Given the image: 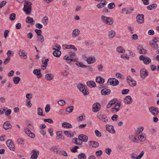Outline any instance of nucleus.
Returning a JSON list of instances; mask_svg holds the SVG:
<instances>
[{"instance_id": "obj_9", "label": "nucleus", "mask_w": 159, "mask_h": 159, "mask_svg": "<svg viewBox=\"0 0 159 159\" xmlns=\"http://www.w3.org/2000/svg\"><path fill=\"white\" fill-rule=\"evenodd\" d=\"M58 48H54L53 50H55V51L52 53L54 56L57 57H59L61 54V52L60 51V50L61 49V47L59 46V47L58 46Z\"/></svg>"}, {"instance_id": "obj_37", "label": "nucleus", "mask_w": 159, "mask_h": 159, "mask_svg": "<svg viewBox=\"0 0 159 159\" xmlns=\"http://www.w3.org/2000/svg\"><path fill=\"white\" fill-rule=\"evenodd\" d=\"M37 40L38 42H39L41 43H43L44 41V38L42 35L39 36H37Z\"/></svg>"}, {"instance_id": "obj_46", "label": "nucleus", "mask_w": 159, "mask_h": 159, "mask_svg": "<svg viewBox=\"0 0 159 159\" xmlns=\"http://www.w3.org/2000/svg\"><path fill=\"white\" fill-rule=\"evenodd\" d=\"M57 139H61L62 140L64 139V136H62L61 134L59 133V132H57Z\"/></svg>"}, {"instance_id": "obj_30", "label": "nucleus", "mask_w": 159, "mask_h": 159, "mask_svg": "<svg viewBox=\"0 0 159 159\" xmlns=\"http://www.w3.org/2000/svg\"><path fill=\"white\" fill-rule=\"evenodd\" d=\"M96 81L98 83L102 84L104 83L105 80L102 77L100 76H98L96 77Z\"/></svg>"}, {"instance_id": "obj_34", "label": "nucleus", "mask_w": 159, "mask_h": 159, "mask_svg": "<svg viewBox=\"0 0 159 159\" xmlns=\"http://www.w3.org/2000/svg\"><path fill=\"white\" fill-rule=\"evenodd\" d=\"M115 35L116 32L114 30H111L108 33V36L110 38H113Z\"/></svg>"}, {"instance_id": "obj_16", "label": "nucleus", "mask_w": 159, "mask_h": 159, "mask_svg": "<svg viewBox=\"0 0 159 159\" xmlns=\"http://www.w3.org/2000/svg\"><path fill=\"white\" fill-rule=\"evenodd\" d=\"M124 102L126 104L129 105L132 103L133 99L130 96H127L124 99Z\"/></svg>"}, {"instance_id": "obj_45", "label": "nucleus", "mask_w": 159, "mask_h": 159, "mask_svg": "<svg viewBox=\"0 0 159 159\" xmlns=\"http://www.w3.org/2000/svg\"><path fill=\"white\" fill-rule=\"evenodd\" d=\"M128 83L129 85L131 86H135L137 84L135 80H130V81H128Z\"/></svg>"}, {"instance_id": "obj_7", "label": "nucleus", "mask_w": 159, "mask_h": 159, "mask_svg": "<svg viewBox=\"0 0 159 159\" xmlns=\"http://www.w3.org/2000/svg\"><path fill=\"white\" fill-rule=\"evenodd\" d=\"M107 83L110 85L113 86L118 85L119 84V81L116 79L114 78H109L108 81Z\"/></svg>"}, {"instance_id": "obj_11", "label": "nucleus", "mask_w": 159, "mask_h": 159, "mask_svg": "<svg viewBox=\"0 0 159 159\" xmlns=\"http://www.w3.org/2000/svg\"><path fill=\"white\" fill-rule=\"evenodd\" d=\"M144 15L143 14H138L136 16V20L139 24H142L144 22Z\"/></svg>"}, {"instance_id": "obj_57", "label": "nucleus", "mask_w": 159, "mask_h": 159, "mask_svg": "<svg viewBox=\"0 0 159 159\" xmlns=\"http://www.w3.org/2000/svg\"><path fill=\"white\" fill-rule=\"evenodd\" d=\"M95 133L96 136L99 138L101 136V133L99 130L96 129L95 130Z\"/></svg>"}, {"instance_id": "obj_38", "label": "nucleus", "mask_w": 159, "mask_h": 159, "mask_svg": "<svg viewBox=\"0 0 159 159\" xmlns=\"http://www.w3.org/2000/svg\"><path fill=\"white\" fill-rule=\"evenodd\" d=\"M120 106V103H116L115 106V108H113L112 110L113 111H115L114 110H116V112L117 111L119 110V108Z\"/></svg>"}, {"instance_id": "obj_25", "label": "nucleus", "mask_w": 159, "mask_h": 159, "mask_svg": "<svg viewBox=\"0 0 159 159\" xmlns=\"http://www.w3.org/2000/svg\"><path fill=\"white\" fill-rule=\"evenodd\" d=\"M150 43L152 47L155 49H156L158 48V45L157 43V41L152 40L150 42Z\"/></svg>"}, {"instance_id": "obj_29", "label": "nucleus", "mask_w": 159, "mask_h": 159, "mask_svg": "<svg viewBox=\"0 0 159 159\" xmlns=\"http://www.w3.org/2000/svg\"><path fill=\"white\" fill-rule=\"evenodd\" d=\"M87 85L90 88L95 87L96 86L95 82L92 81H88L87 83Z\"/></svg>"}, {"instance_id": "obj_41", "label": "nucleus", "mask_w": 159, "mask_h": 159, "mask_svg": "<svg viewBox=\"0 0 159 159\" xmlns=\"http://www.w3.org/2000/svg\"><path fill=\"white\" fill-rule=\"evenodd\" d=\"M37 114L41 116H45V115L43 114V110L41 107H39L37 109Z\"/></svg>"}, {"instance_id": "obj_61", "label": "nucleus", "mask_w": 159, "mask_h": 159, "mask_svg": "<svg viewBox=\"0 0 159 159\" xmlns=\"http://www.w3.org/2000/svg\"><path fill=\"white\" fill-rule=\"evenodd\" d=\"M58 103L61 106H63L66 104L65 102L63 100H60L58 101Z\"/></svg>"}, {"instance_id": "obj_3", "label": "nucleus", "mask_w": 159, "mask_h": 159, "mask_svg": "<svg viewBox=\"0 0 159 159\" xmlns=\"http://www.w3.org/2000/svg\"><path fill=\"white\" fill-rule=\"evenodd\" d=\"M101 19L103 23L108 25H111L113 24L114 20L111 17H109L102 16Z\"/></svg>"}, {"instance_id": "obj_24", "label": "nucleus", "mask_w": 159, "mask_h": 159, "mask_svg": "<svg viewBox=\"0 0 159 159\" xmlns=\"http://www.w3.org/2000/svg\"><path fill=\"white\" fill-rule=\"evenodd\" d=\"M157 7V5L155 3H153L152 4L148 6L147 8L149 10H152L156 9Z\"/></svg>"}, {"instance_id": "obj_51", "label": "nucleus", "mask_w": 159, "mask_h": 159, "mask_svg": "<svg viewBox=\"0 0 159 159\" xmlns=\"http://www.w3.org/2000/svg\"><path fill=\"white\" fill-rule=\"evenodd\" d=\"M73 108L74 107L73 106H70L66 108V111L67 112L70 113L73 111Z\"/></svg>"}, {"instance_id": "obj_58", "label": "nucleus", "mask_w": 159, "mask_h": 159, "mask_svg": "<svg viewBox=\"0 0 159 159\" xmlns=\"http://www.w3.org/2000/svg\"><path fill=\"white\" fill-rule=\"evenodd\" d=\"M68 49H73L75 51H76L77 50V48L75 47V46L73 45H68Z\"/></svg>"}, {"instance_id": "obj_8", "label": "nucleus", "mask_w": 159, "mask_h": 159, "mask_svg": "<svg viewBox=\"0 0 159 159\" xmlns=\"http://www.w3.org/2000/svg\"><path fill=\"white\" fill-rule=\"evenodd\" d=\"M101 105L99 102L95 103L93 105L92 110L94 112H97L100 110Z\"/></svg>"}, {"instance_id": "obj_4", "label": "nucleus", "mask_w": 159, "mask_h": 159, "mask_svg": "<svg viewBox=\"0 0 159 159\" xmlns=\"http://www.w3.org/2000/svg\"><path fill=\"white\" fill-rule=\"evenodd\" d=\"M139 59L140 60L143 61V63L146 65L148 64L151 62V60L150 58L146 57L144 55H141L139 57Z\"/></svg>"}, {"instance_id": "obj_23", "label": "nucleus", "mask_w": 159, "mask_h": 159, "mask_svg": "<svg viewBox=\"0 0 159 159\" xmlns=\"http://www.w3.org/2000/svg\"><path fill=\"white\" fill-rule=\"evenodd\" d=\"M106 129L110 133H114L115 132V131L114 129L113 126L112 125H106Z\"/></svg>"}, {"instance_id": "obj_35", "label": "nucleus", "mask_w": 159, "mask_h": 159, "mask_svg": "<svg viewBox=\"0 0 159 159\" xmlns=\"http://www.w3.org/2000/svg\"><path fill=\"white\" fill-rule=\"evenodd\" d=\"M86 61L88 64H91L94 63L95 61L96 60L95 58L90 57L87 59Z\"/></svg>"}, {"instance_id": "obj_12", "label": "nucleus", "mask_w": 159, "mask_h": 159, "mask_svg": "<svg viewBox=\"0 0 159 159\" xmlns=\"http://www.w3.org/2000/svg\"><path fill=\"white\" fill-rule=\"evenodd\" d=\"M149 110L150 112L153 116H156L158 115L159 112V111L157 108L154 107H152L149 109Z\"/></svg>"}, {"instance_id": "obj_5", "label": "nucleus", "mask_w": 159, "mask_h": 159, "mask_svg": "<svg viewBox=\"0 0 159 159\" xmlns=\"http://www.w3.org/2000/svg\"><path fill=\"white\" fill-rule=\"evenodd\" d=\"M98 118L102 121L107 122L108 121L107 116L103 113H98L97 115Z\"/></svg>"}, {"instance_id": "obj_17", "label": "nucleus", "mask_w": 159, "mask_h": 159, "mask_svg": "<svg viewBox=\"0 0 159 159\" xmlns=\"http://www.w3.org/2000/svg\"><path fill=\"white\" fill-rule=\"evenodd\" d=\"M78 138L81 140L82 142H86L88 140V137L87 136L84 134H81L79 135L78 136Z\"/></svg>"}, {"instance_id": "obj_10", "label": "nucleus", "mask_w": 159, "mask_h": 159, "mask_svg": "<svg viewBox=\"0 0 159 159\" xmlns=\"http://www.w3.org/2000/svg\"><path fill=\"white\" fill-rule=\"evenodd\" d=\"M148 73L147 70L145 68L141 69L140 70V77L144 79L148 75Z\"/></svg>"}, {"instance_id": "obj_2", "label": "nucleus", "mask_w": 159, "mask_h": 159, "mask_svg": "<svg viewBox=\"0 0 159 159\" xmlns=\"http://www.w3.org/2000/svg\"><path fill=\"white\" fill-rule=\"evenodd\" d=\"M77 88L84 95H87L89 94V92L87 87L84 85L80 83L78 85Z\"/></svg>"}, {"instance_id": "obj_43", "label": "nucleus", "mask_w": 159, "mask_h": 159, "mask_svg": "<svg viewBox=\"0 0 159 159\" xmlns=\"http://www.w3.org/2000/svg\"><path fill=\"white\" fill-rule=\"evenodd\" d=\"M26 53H25V51L23 50H20L19 52V55L20 56L24 57L25 56L26 57V58L27 57V55Z\"/></svg>"}, {"instance_id": "obj_52", "label": "nucleus", "mask_w": 159, "mask_h": 159, "mask_svg": "<svg viewBox=\"0 0 159 159\" xmlns=\"http://www.w3.org/2000/svg\"><path fill=\"white\" fill-rule=\"evenodd\" d=\"M134 9L133 8L131 7L128 8L126 10V14L127 15L130 14L131 13L134 11Z\"/></svg>"}, {"instance_id": "obj_33", "label": "nucleus", "mask_w": 159, "mask_h": 159, "mask_svg": "<svg viewBox=\"0 0 159 159\" xmlns=\"http://www.w3.org/2000/svg\"><path fill=\"white\" fill-rule=\"evenodd\" d=\"M26 22L27 23H31L33 25L34 24V23H33L34 21L33 18L30 16H27L26 17Z\"/></svg>"}, {"instance_id": "obj_31", "label": "nucleus", "mask_w": 159, "mask_h": 159, "mask_svg": "<svg viewBox=\"0 0 159 159\" xmlns=\"http://www.w3.org/2000/svg\"><path fill=\"white\" fill-rule=\"evenodd\" d=\"M62 126L63 127L66 128H70L72 127V126L71 124L66 122L62 123Z\"/></svg>"}, {"instance_id": "obj_48", "label": "nucleus", "mask_w": 159, "mask_h": 159, "mask_svg": "<svg viewBox=\"0 0 159 159\" xmlns=\"http://www.w3.org/2000/svg\"><path fill=\"white\" fill-rule=\"evenodd\" d=\"M69 57L70 58L75 57L76 56L75 53L70 50H69L68 52Z\"/></svg>"}, {"instance_id": "obj_63", "label": "nucleus", "mask_w": 159, "mask_h": 159, "mask_svg": "<svg viewBox=\"0 0 159 159\" xmlns=\"http://www.w3.org/2000/svg\"><path fill=\"white\" fill-rule=\"evenodd\" d=\"M11 59V58L9 57H7L4 60L3 62V64L4 65L7 64L10 61Z\"/></svg>"}, {"instance_id": "obj_15", "label": "nucleus", "mask_w": 159, "mask_h": 159, "mask_svg": "<svg viewBox=\"0 0 159 159\" xmlns=\"http://www.w3.org/2000/svg\"><path fill=\"white\" fill-rule=\"evenodd\" d=\"M111 93V90L108 89L104 88L102 89L101 93L103 95H108Z\"/></svg>"}, {"instance_id": "obj_60", "label": "nucleus", "mask_w": 159, "mask_h": 159, "mask_svg": "<svg viewBox=\"0 0 159 159\" xmlns=\"http://www.w3.org/2000/svg\"><path fill=\"white\" fill-rule=\"evenodd\" d=\"M50 109V107L49 104H47L45 108V111L46 113L48 112Z\"/></svg>"}, {"instance_id": "obj_6", "label": "nucleus", "mask_w": 159, "mask_h": 159, "mask_svg": "<svg viewBox=\"0 0 159 159\" xmlns=\"http://www.w3.org/2000/svg\"><path fill=\"white\" fill-rule=\"evenodd\" d=\"M6 144L11 150L12 151L15 150V148L14 143L11 139H8L7 140Z\"/></svg>"}, {"instance_id": "obj_18", "label": "nucleus", "mask_w": 159, "mask_h": 159, "mask_svg": "<svg viewBox=\"0 0 159 159\" xmlns=\"http://www.w3.org/2000/svg\"><path fill=\"white\" fill-rule=\"evenodd\" d=\"M137 51L140 54H146L147 53L146 50L143 48L142 46L139 45L137 47Z\"/></svg>"}, {"instance_id": "obj_26", "label": "nucleus", "mask_w": 159, "mask_h": 159, "mask_svg": "<svg viewBox=\"0 0 159 159\" xmlns=\"http://www.w3.org/2000/svg\"><path fill=\"white\" fill-rule=\"evenodd\" d=\"M53 75L51 73L47 74L45 75V78L47 81H50L53 79Z\"/></svg>"}, {"instance_id": "obj_28", "label": "nucleus", "mask_w": 159, "mask_h": 159, "mask_svg": "<svg viewBox=\"0 0 159 159\" xmlns=\"http://www.w3.org/2000/svg\"><path fill=\"white\" fill-rule=\"evenodd\" d=\"M49 60L48 58H47L44 61H42V67L43 70H44L46 69L48 66V62L49 61Z\"/></svg>"}, {"instance_id": "obj_32", "label": "nucleus", "mask_w": 159, "mask_h": 159, "mask_svg": "<svg viewBox=\"0 0 159 159\" xmlns=\"http://www.w3.org/2000/svg\"><path fill=\"white\" fill-rule=\"evenodd\" d=\"M144 129V127L143 126H141L140 127H138L137 128L138 130L136 132L135 135L136 136L138 137V135L141 134V132L143 131Z\"/></svg>"}, {"instance_id": "obj_27", "label": "nucleus", "mask_w": 159, "mask_h": 159, "mask_svg": "<svg viewBox=\"0 0 159 159\" xmlns=\"http://www.w3.org/2000/svg\"><path fill=\"white\" fill-rule=\"evenodd\" d=\"M140 135H138V138L139 140L141 142H144L146 139V136L144 134H139Z\"/></svg>"}, {"instance_id": "obj_42", "label": "nucleus", "mask_w": 159, "mask_h": 159, "mask_svg": "<svg viewBox=\"0 0 159 159\" xmlns=\"http://www.w3.org/2000/svg\"><path fill=\"white\" fill-rule=\"evenodd\" d=\"M74 139L75 140V142H74V143L78 145H81L82 144V142L80 139L74 138Z\"/></svg>"}, {"instance_id": "obj_20", "label": "nucleus", "mask_w": 159, "mask_h": 159, "mask_svg": "<svg viewBox=\"0 0 159 159\" xmlns=\"http://www.w3.org/2000/svg\"><path fill=\"white\" fill-rule=\"evenodd\" d=\"M33 73L37 76V77L38 78H41L42 76L40 69L34 70L33 71Z\"/></svg>"}, {"instance_id": "obj_53", "label": "nucleus", "mask_w": 159, "mask_h": 159, "mask_svg": "<svg viewBox=\"0 0 159 159\" xmlns=\"http://www.w3.org/2000/svg\"><path fill=\"white\" fill-rule=\"evenodd\" d=\"M115 6V4L113 2L109 3L107 6L108 8L109 9H112L114 8Z\"/></svg>"}, {"instance_id": "obj_62", "label": "nucleus", "mask_w": 159, "mask_h": 159, "mask_svg": "<svg viewBox=\"0 0 159 159\" xmlns=\"http://www.w3.org/2000/svg\"><path fill=\"white\" fill-rule=\"evenodd\" d=\"M43 120L45 122H48L49 123H52L53 122V121L50 118L44 119Z\"/></svg>"}, {"instance_id": "obj_49", "label": "nucleus", "mask_w": 159, "mask_h": 159, "mask_svg": "<svg viewBox=\"0 0 159 159\" xmlns=\"http://www.w3.org/2000/svg\"><path fill=\"white\" fill-rule=\"evenodd\" d=\"M85 118V116L84 115L78 117L77 118V120L78 121H82L84 120Z\"/></svg>"}, {"instance_id": "obj_36", "label": "nucleus", "mask_w": 159, "mask_h": 159, "mask_svg": "<svg viewBox=\"0 0 159 159\" xmlns=\"http://www.w3.org/2000/svg\"><path fill=\"white\" fill-rule=\"evenodd\" d=\"M129 139L133 142L138 143L139 141L137 138L132 135H130L129 136Z\"/></svg>"}, {"instance_id": "obj_14", "label": "nucleus", "mask_w": 159, "mask_h": 159, "mask_svg": "<svg viewBox=\"0 0 159 159\" xmlns=\"http://www.w3.org/2000/svg\"><path fill=\"white\" fill-rule=\"evenodd\" d=\"M33 154L31 156L30 159H36L38 157V155L39 154V152L37 150L36 151L35 149H33L32 151Z\"/></svg>"}, {"instance_id": "obj_55", "label": "nucleus", "mask_w": 159, "mask_h": 159, "mask_svg": "<svg viewBox=\"0 0 159 159\" xmlns=\"http://www.w3.org/2000/svg\"><path fill=\"white\" fill-rule=\"evenodd\" d=\"M48 17L46 16H44L42 19V21L43 24H45L47 23V22L48 21Z\"/></svg>"}, {"instance_id": "obj_1", "label": "nucleus", "mask_w": 159, "mask_h": 159, "mask_svg": "<svg viewBox=\"0 0 159 159\" xmlns=\"http://www.w3.org/2000/svg\"><path fill=\"white\" fill-rule=\"evenodd\" d=\"M32 5V3L28 1H25L24 4L23 10L27 15H29L31 13L32 11L31 5Z\"/></svg>"}, {"instance_id": "obj_59", "label": "nucleus", "mask_w": 159, "mask_h": 159, "mask_svg": "<svg viewBox=\"0 0 159 159\" xmlns=\"http://www.w3.org/2000/svg\"><path fill=\"white\" fill-rule=\"evenodd\" d=\"M35 32H36L37 34V36H39L42 35V31L40 29H36L35 30Z\"/></svg>"}, {"instance_id": "obj_39", "label": "nucleus", "mask_w": 159, "mask_h": 159, "mask_svg": "<svg viewBox=\"0 0 159 159\" xmlns=\"http://www.w3.org/2000/svg\"><path fill=\"white\" fill-rule=\"evenodd\" d=\"M116 50L119 52L121 53H125V50L121 46L118 47L116 48Z\"/></svg>"}, {"instance_id": "obj_54", "label": "nucleus", "mask_w": 159, "mask_h": 159, "mask_svg": "<svg viewBox=\"0 0 159 159\" xmlns=\"http://www.w3.org/2000/svg\"><path fill=\"white\" fill-rule=\"evenodd\" d=\"M16 15L15 13L11 14L10 15L9 19L11 21H13L15 19Z\"/></svg>"}, {"instance_id": "obj_21", "label": "nucleus", "mask_w": 159, "mask_h": 159, "mask_svg": "<svg viewBox=\"0 0 159 159\" xmlns=\"http://www.w3.org/2000/svg\"><path fill=\"white\" fill-rule=\"evenodd\" d=\"M89 145L93 148H96L99 146V143L98 142L93 141H91L89 142Z\"/></svg>"}, {"instance_id": "obj_64", "label": "nucleus", "mask_w": 159, "mask_h": 159, "mask_svg": "<svg viewBox=\"0 0 159 159\" xmlns=\"http://www.w3.org/2000/svg\"><path fill=\"white\" fill-rule=\"evenodd\" d=\"M129 92V90L128 89L123 90L121 93L123 95H125L127 94Z\"/></svg>"}, {"instance_id": "obj_13", "label": "nucleus", "mask_w": 159, "mask_h": 159, "mask_svg": "<svg viewBox=\"0 0 159 159\" xmlns=\"http://www.w3.org/2000/svg\"><path fill=\"white\" fill-rule=\"evenodd\" d=\"M25 132L26 134L31 138H34L35 137V135L34 133L31 131L30 130L26 128L25 129Z\"/></svg>"}, {"instance_id": "obj_56", "label": "nucleus", "mask_w": 159, "mask_h": 159, "mask_svg": "<svg viewBox=\"0 0 159 159\" xmlns=\"http://www.w3.org/2000/svg\"><path fill=\"white\" fill-rule=\"evenodd\" d=\"M51 151H53L54 152H56L57 153H58L59 152V151L58 148L55 147H52L51 149Z\"/></svg>"}, {"instance_id": "obj_22", "label": "nucleus", "mask_w": 159, "mask_h": 159, "mask_svg": "<svg viewBox=\"0 0 159 159\" xmlns=\"http://www.w3.org/2000/svg\"><path fill=\"white\" fill-rule=\"evenodd\" d=\"M12 126L10 123V121H7L4 123L3 127L5 129H8L11 128Z\"/></svg>"}, {"instance_id": "obj_19", "label": "nucleus", "mask_w": 159, "mask_h": 159, "mask_svg": "<svg viewBox=\"0 0 159 159\" xmlns=\"http://www.w3.org/2000/svg\"><path fill=\"white\" fill-rule=\"evenodd\" d=\"M80 34V31L78 29L74 30L71 33V35L73 38H75Z\"/></svg>"}, {"instance_id": "obj_44", "label": "nucleus", "mask_w": 159, "mask_h": 159, "mask_svg": "<svg viewBox=\"0 0 159 159\" xmlns=\"http://www.w3.org/2000/svg\"><path fill=\"white\" fill-rule=\"evenodd\" d=\"M79 159H86V156L84 153H81L78 156Z\"/></svg>"}, {"instance_id": "obj_47", "label": "nucleus", "mask_w": 159, "mask_h": 159, "mask_svg": "<svg viewBox=\"0 0 159 159\" xmlns=\"http://www.w3.org/2000/svg\"><path fill=\"white\" fill-rule=\"evenodd\" d=\"M64 133L68 137L72 138L74 136V135L73 134L70 133L69 131H64Z\"/></svg>"}, {"instance_id": "obj_50", "label": "nucleus", "mask_w": 159, "mask_h": 159, "mask_svg": "<svg viewBox=\"0 0 159 159\" xmlns=\"http://www.w3.org/2000/svg\"><path fill=\"white\" fill-rule=\"evenodd\" d=\"M75 65L78 66L82 68H84L86 67V65H84L82 62H78L75 63Z\"/></svg>"}, {"instance_id": "obj_40", "label": "nucleus", "mask_w": 159, "mask_h": 159, "mask_svg": "<svg viewBox=\"0 0 159 159\" xmlns=\"http://www.w3.org/2000/svg\"><path fill=\"white\" fill-rule=\"evenodd\" d=\"M13 81L14 84H17L20 80V78L18 76H16L13 78Z\"/></svg>"}]
</instances>
